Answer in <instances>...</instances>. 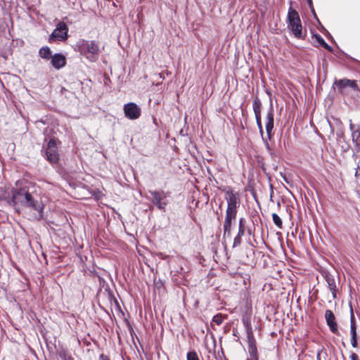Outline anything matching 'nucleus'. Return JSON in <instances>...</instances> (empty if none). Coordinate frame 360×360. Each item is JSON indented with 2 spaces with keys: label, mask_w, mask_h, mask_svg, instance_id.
I'll use <instances>...</instances> for the list:
<instances>
[{
  "label": "nucleus",
  "mask_w": 360,
  "mask_h": 360,
  "mask_svg": "<svg viewBox=\"0 0 360 360\" xmlns=\"http://www.w3.org/2000/svg\"><path fill=\"white\" fill-rule=\"evenodd\" d=\"M241 238H242V236H236L234 238L233 244V248L239 246L240 245V243H241Z\"/></svg>",
  "instance_id": "obj_24"
},
{
  "label": "nucleus",
  "mask_w": 360,
  "mask_h": 360,
  "mask_svg": "<svg viewBox=\"0 0 360 360\" xmlns=\"http://www.w3.org/2000/svg\"><path fill=\"white\" fill-rule=\"evenodd\" d=\"M336 84H337L338 87L340 89H342L347 86L350 87L353 89H357V85H356V81H354V80L342 79H340L339 81H338Z\"/></svg>",
  "instance_id": "obj_16"
},
{
  "label": "nucleus",
  "mask_w": 360,
  "mask_h": 360,
  "mask_svg": "<svg viewBox=\"0 0 360 360\" xmlns=\"http://www.w3.org/2000/svg\"><path fill=\"white\" fill-rule=\"evenodd\" d=\"M60 356L63 360H73L70 356L68 355L65 352L60 354Z\"/></svg>",
  "instance_id": "obj_25"
},
{
  "label": "nucleus",
  "mask_w": 360,
  "mask_h": 360,
  "mask_svg": "<svg viewBox=\"0 0 360 360\" xmlns=\"http://www.w3.org/2000/svg\"><path fill=\"white\" fill-rule=\"evenodd\" d=\"M124 116L129 120H137L141 116V108L135 103L130 102L123 106Z\"/></svg>",
  "instance_id": "obj_8"
},
{
  "label": "nucleus",
  "mask_w": 360,
  "mask_h": 360,
  "mask_svg": "<svg viewBox=\"0 0 360 360\" xmlns=\"http://www.w3.org/2000/svg\"><path fill=\"white\" fill-rule=\"evenodd\" d=\"M252 107H253V110H254L255 115L257 124L259 129L260 134L262 135L263 129H262V120H261V102L259 101V100L255 99L253 102Z\"/></svg>",
  "instance_id": "obj_13"
},
{
  "label": "nucleus",
  "mask_w": 360,
  "mask_h": 360,
  "mask_svg": "<svg viewBox=\"0 0 360 360\" xmlns=\"http://www.w3.org/2000/svg\"><path fill=\"white\" fill-rule=\"evenodd\" d=\"M288 28L296 38L302 37V26L298 13L290 8L287 16Z\"/></svg>",
  "instance_id": "obj_3"
},
{
  "label": "nucleus",
  "mask_w": 360,
  "mask_h": 360,
  "mask_svg": "<svg viewBox=\"0 0 360 360\" xmlns=\"http://www.w3.org/2000/svg\"><path fill=\"white\" fill-rule=\"evenodd\" d=\"M225 199L227 202V210L237 211L240 205L238 195L229 188L224 190Z\"/></svg>",
  "instance_id": "obj_7"
},
{
  "label": "nucleus",
  "mask_w": 360,
  "mask_h": 360,
  "mask_svg": "<svg viewBox=\"0 0 360 360\" xmlns=\"http://www.w3.org/2000/svg\"><path fill=\"white\" fill-rule=\"evenodd\" d=\"M352 137L353 142L357 144L358 141L360 138V131L358 129H356V130H353L352 131Z\"/></svg>",
  "instance_id": "obj_21"
},
{
  "label": "nucleus",
  "mask_w": 360,
  "mask_h": 360,
  "mask_svg": "<svg viewBox=\"0 0 360 360\" xmlns=\"http://www.w3.org/2000/svg\"><path fill=\"white\" fill-rule=\"evenodd\" d=\"M349 128H350V130L352 131L353 130H356V129H355L354 127V125L350 122V124H349Z\"/></svg>",
  "instance_id": "obj_30"
},
{
  "label": "nucleus",
  "mask_w": 360,
  "mask_h": 360,
  "mask_svg": "<svg viewBox=\"0 0 360 360\" xmlns=\"http://www.w3.org/2000/svg\"><path fill=\"white\" fill-rule=\"evenodd\" d=\"M212 321L219 326L223 322V316L221 314H217L213 317Z\"/></svg>",
  "instance_id": "obj_22"
},
{
  "label": "nucleus",
  "mask_w": 360,
  "mask_h": 360,
  "mask_svg": "<svg viewBox=\"0 0 360 360\" xmlns=\"http://www.w3.org/2000/svg\"><path fill=\"white\" fill-rule=\"evenodd\" d=\"M237 211L227 210L226 211V217L224 224V236L229 237L231 235V227L232 220L236 217Z\"/></svg>",
  "instance_id": "obj_10"
},
{
  "label": "nucleus",
  "mask_w": 360,
  "mask_h": 360,
  "mask_svg": "<svg viewBox=\"0 0 360 360\" xmlns=\"http://www.w3.org/2000/svg\"><path fill=\"white\" fill-rule=\"evenodd\" d=\"M238 228H244L243 218H240L239 220V227Z\"/></svg>",
  "instance_id": "obj_28"
},
{
  "label": "nucleus",
  "mask_w": 360,
  "mask_h": 360,
  "mask_svg": "<svg viewBox=\"0 0 360 360\" xmlns=\"http://www.w3.org/2000/svg\"><path fill=\"white\" fill-rule=\"evenodd\" d=\"M308 4L309 6H312V0H307Z\"/></svg>",
  "instance_id": "obj_31"
},
{
  "label": "nucleus",
  "mask_w": 360,
  "mask_h": 360,
  "mask_svg": "<svg viewBox=\"0 0 360 360\" xmlns=\"http://www.w3.org/2000/svg\"><path fill=\"white\" fill-rule=\"evenodd\" d=\"M47 160L51 163H56L59 159L58 147L54 139H51L45 149Z\"/></svg>",
  "instance_id": "obj_9"
},
{
  "label": "nucleus",
  "mask_w": 360,
  "mask_h": 360,
  "mask_svg": "<svg viewBox=\"0 0 360 360\" xmlns=\"http://www.w3.org/2000/svg\"><path fill=\"white\" fill-rule=\"evenodd\" d=\"M12 201L15 205H20L34 211L32 217L34 220H40L44 215V205L40 200L35 199L25 188L12 190Z\"/></svg>",
  "instance_id": "obj_1"
},
{
  "label": "nucleus",
  "mask_w": 360,
  "mask_h": 360,
  "mask_svg": "<svg viewBox=\"0 0 360 360\" xmlns=\"http://www.w3.org/2000/svg\"><path fill=\"white\" fill-rule=\"evenodd\" d=\"M314 37L316 39V40L317 41V42L323 47H324L326 49L328 50V51H332V48L331 46H330L325 41L324 39H323V37L316 34H314Z\"/></svg>",
  "instance_id": "obj_19"
},
{
  "label": "nucleus",
  "mask_w": 360,
  "mask_h": 360,
  "mask_svg": "<svg viewBox=\"0 0 360 360\" xmlns=\"http://www.w3.org/2000/svg\"><path fill=\"white\" fill-rule=\"evenodd\" d=\"M100 359H101V360H110V359L108 358V356H105V355H103V354H101V355L100 356Z\"/></svg>",
  "instance_id": "obj_29"
},
{
  "label": "nucleus",
  "mask_w": 360,
  "mask_h": 360,
  "mask_svg": "<svg viewBox=\"0 0 360 360\" xmlns=\"http://www.w3.org/2000/svg\"><path fill=\"white\" fill-rule=\"evenodd\" d=\"M187 360H199V359L195 352H189L187 354Z\"/></svg>",
  "instance_id": "obj_23"
},
{
  "label": "nucleus",
  "mask_w": 360,
  "mask_h": 360,
  "mask_svg": "<svg viewBox=\"0 0 360 360\" xmlns=\"http://www.w3.org/2000/svg\"><path fill=\"white\" fill-rule=\"evenodd\" d=\"M349 357L351 360H359L358 355L354 352H352Z\"/></svg>",
  "instance_id": "obj_26"
},
{
  "label": "nucleus",
  "mask_w": 360,
  "mask_h": 360,
  "mask_svg": "<svg viewBox=\"0 0 360 360\" xmlns=\"http://www.w3.org/2000/svg\"><path fill=\"white\" fill-rule=\"evenodd\" d=\"M80 53L90 61H95L99 53L98 44L95 41L82 39L77 44Z\"/></svg>",
  "instance_id": "obj_2"
},
{
  "label": "nucleus",
  "mask_w": 360,
  "mask_h": 360,
  "mask_svg": "<svg viewBox=\"0 0 360 360\" xmlns=\"http://www.w3.org/2000/svg\"><path fill=\"white\" fill-rule=\"evenodd\" d=\"M39 54L41 58L46 60H49L52 57L51 49L48 46L41 47L39 49Z\"/></svg>",
  "instance_id": "obj_18"
},
{
  "label": "nucleus",
  "mask_w": 360,
  "mask_h": 360,
  "mask_svg": "<svg viewBox=\"0 0 360 360\" xmlns=\"http://www.w3.org/2000/svg\"><path fill=\"white\" fill-rule=\"evenodd\" d=\"M326 281L328 283V288L333 295V297L335 298L338 288L335 284V279L331 276L327 275L326 276Z\"/></svg>",
  "instance_id": "obj_17"
},
{
  "label": "nucleus",
  "mask_w": 360,
  "mask_h": 360,
  "mask_svg": "<svg viewBox=\"0 0 360 360\" xmlns=\"http://www.w3.org/2000/svg\"><path fill=\"white\" fill-rule=\"evenodd\" d=\"M265 128L267 136L266 139H270L271 131L274 128V110L271 105L266 114V122L265 124Z\"/></svg>",
  "instance_id": "obj_14"
},
{
  "label": "nucleus",
  "mask_w": 360,
  "mask_h": 360,
  "mask_svg": "<svg viewBox=\"0 0 360 360\" xmlns=\"http://www.w3.org/2000/svg\"><path fill=\"white\" fill-rule=\"evenodd\" d=\"M350 335H351V345L354 348L357 347V333H356V325L355 318L353 314L352 309H351L350 316Z\"/></svg>",
  "instance_id": "obj_11"
},
{
  "label": "nucleus",
  "mask_w": 360,
  "mask_h": 360,
  "mask_svg": "<svg viewBox=\"0 0 360 360\" xmlns=\"http://www.w3.org/2000/svg\"><path fill=\"white\" fill-rule=\"evenodd\" d=\"M310 8H311L312 12H313V13H314V8H313V6H312L311 7L310 6ZM314 15H315V16H316V13H314Z\"/></svg>",
  "instance_id": "obj_32"
},
{
  "label": "nucleus",
  "mask_w": 360,
  "mask_h": 360,
  "mask_svg": "<svg viewBox=\"0 0 360 360\" xmlns=\"http://www.w3.org/2000/svg\"><path fill=\"white\" fill-rule=\"evenodd\" d=\"M325 319L330 330L335 334L338 333V325L333 312L328 309L325 312Z\"/></svg>",
  "instance_id": "obj_12"
},
{
  "label": "nucleus",
  "mask_w": 360,
  "mask_h": 360,
  "mask_svg": "<svg viewBox=\"0 0 360 360\" xmlns=\"http://www.w3.org/2000/svg\"><path fill=\"white\" fill-rule=\"evenodd\" d=\"M272 219L276 226H277L280 229L282 228V224H283L282 220L277 214H276V213L272 214Z\"/></svg>",
  "instance_id": "obj_20"
},
{
  "label": "nucleus",
  "mask_w": 360,
  "mask_h": 360,
  "mask_svg": "<svg viewBox=\"0 0 360 360\" xmlns=\"http://www.w3.org/2000/svg\"><path fill=\"white\" fill-rule=\"evenodd\" d=\"M68 28L66 24L63 22H60L57 24L56 29L53 31L49 37V41L56 40L59 41H65L68 39Z\"/></svg>",
  "instance_id": "obj_6"
},
{
  "label": "nucleus",
  "mask_w": 360,
  "mask_h": 360,
  "mask_svg": "<svg viewBox=\"0 0 360 360\" xmlns=\"http://www.w3.org/2000/svg\"><path fill=\"white\" fill-rule=\"evenodd\" d=\"M51 58V65L57 70H59L65 65V57L61 53H56Z\"/></svg>",
  "instance_id": "obj_15"
},
{
  "label": "nucleus",
  "mask_w": 360,
  "mask_h": 360,
  "mask_svg": "<svg viewBox=\"0 0 360 360\" xmlns=\"http://www.w3.org/2000/svg\"><path fill=\"white\" fill-rule=\"evenodd\" d=\"M149 193L153 197V203L158 210L165 212L166 206L169 203L167 200L168 194L162 190L149 191Z\"/></svg>",
  "instance_id": "obj_5"
},
{
  "label": "nucleus",
  "mask_w": 360,
  "mask_h": 360,
  "mask_svg": "<svg viewBox=\"0 0 360 360\" xmlns=\"http://www.w3.org/2000/svg\"><path fill=\"white\" fill-rule=\"evenodd\" d=\"M245 233V229L244 228H238V233L237 236H243Z\"/></svg>",
  "instance_id": "obj_27"
},
{
  "label": "nucleus",
  "mask_w": 360,
  "mask_h": 360,
  "mask_svg": "<svg viewBox=\"0 0 360 360\" xmlns=\"http://www.w3.org/2000/svg\"><path fill=\"white\" fill-rule=\"evenodd\" d=\"M245 325L247 333V341L248 344V351L249 354V356L246 359V360H259V356L256 346V340L253 335L251 325L248 321L245 323Z\"/></svg>",
  "instance_id": "obj_4"
}]
</instances>
